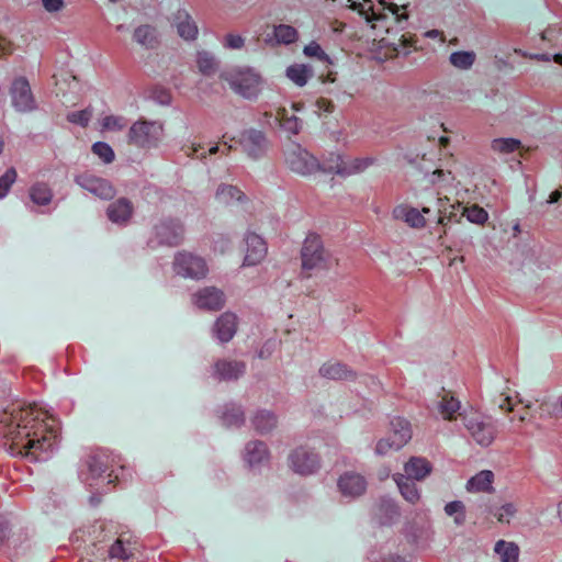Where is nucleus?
<instances>
[{"label":"nucleus","instance_id":"1","mask_svg":"<svg viewBox=\"0 0 562 562\" xmlns=\"http://www.w3.org/2000/svg\"><path fill=\"white\" fill-rule=\"evenodd\" d=\"M55 420L47 417L36 404L12 403L0 416L1 431L10 441L12 454L30 461L43 462L52 458L58 448Z\"/></svg>","mask_w":562,"mask_h":562},{"label":"nucleus","instance_id":"2","mask_svg":"<svg viewBox=\"0 0 562 562\" xmlns=\"http://www.w3.org/2000/svg\"><path fill=\"white\" fill-rule=\"evenodd\" d=\"M130 475V471L123 465L116 467L114 458L104 450H91L82 460L79 477L90 487L101 486L102 484L115 485L125 481V474Z\"/></svg>","mask_w":562,"mask_h":562},{"label":"nucleus","instance_id":"3","mask_svg":"<svg viewBox=\"0 0 562 562\" xmlns=\"http://www.w3.org/2000/svg\"><path fill=\"white\" fill-rule=\"evenodd\" d=\"M231 89L245 99H257L261 88V77L250 67H237L221 75Z\"/></svg>","mask_w":562,"mask_h":562},{"label":"nucleus","instance_id":"4","mask_svg":"<svg viewBox=\"0 0 562 562\" xmlns=\"http://www.w3.org/2000/svg\"><path fill=\"white\" fill-rule=\"evenodd\" d=\"M164 136V124L158 121L139 119L128 130L127 142L142 149L155 148Z\"/></svg>","mask_w":562,"mask_h":562},{"label":"nucleus","instance_id":"5","mask_svg":"<svg viewBox=\"0 0 562 562\" xmlns=\"http://www.w3.org/2000/svg\"><path fill=\"white\" fill-rule=\"evenodd\" d=\"M302 269L304 271L325 270L330 265V254L324 248L322 237L310 233L301 249Z\"/></svg>","mask_w":562,"mask_h":562},{"label":"nucleus","instance_id":"6","mask_svg":"<svg viewBox=\"0 0 562 562\" xmlns=\"http://www.w3.org/2000/svg\"><path fill=\"white\" fill-rule=\"evenodd\" d=\"M184 239V226L176 218H164L153 228V236L148 239L147 246L156 249L161 246L177 247Z\"/></svg>","mask_w":562,"mask_h":562},{"label":"nucleus","instance_id":"7","mask_svg":"<svg viewBox=\"0 0 562 562\" xmlns=\"http://www.w3.org/2000/svg\"><path fill=\"white\" fill-rule=\"evenodd\" d=\"M460 415L465 429L477 445L488 447L494 441L497 427L491 417L483 416L476 412Z\"/></svg>","mask_w":562,"mask_h":562},{"label":"nucleus","instance_id":"8","mask_svg":"<svg viewBox=\"0 0 562 562\" xmlns=\"http://www.w3.org/2000/svg\"><path fill=\"white\" fill-rule=\"evenodd\" d=\"M288 465L293 473L301 476H310L321 470L322 458L315 449L307 446H299L290 451Z\"/></svg>","mask_w":562,"mask_h":562},{"label":"nucleus","instance_id":"9","mask_svg":"<svg viewBox=\"0 0 562 562\" xmlns=\"http://www.w3.org/2000/svg\"><path fill=\"white\" fill-rule=\"evenodd\" d=\"M412 438V429L408 420L402 417H394L391 420V434L382 438L375 446V453L385 456L391 451L403 448Z\"/></svg>","mask_w":562,"mask_h":562},{"label":"nucleus","instance_id":"10","mask_svg":"<svg viewBox=\"0 0 562 562\" xmlns=\"http://www.w3.org/2000/svg\"><path fill=\"white\" fill-rule=\"evenodd\" d=\"M173 270L178 276L200 280L205 278L209 268L204 258L190 252H178L175 257Z\"/></svg>","mask_w":562,"mask_h":562},{"label":"nucleus","instance_id":"11","mask_svg":"<svg viewBox=\"0 0 562 562\" xmlns=\"http://www.w3.org/2000/svg\"><path fill=\"white\" fill-rule=\"evenodd\" d=\"M286 164L292 171L303 176L311 175L319 170L324 172L325 166V164H321L315 156L302 148L299 144H295L286 154Z\"/></svg>","mask_w":562,"mask_h":562},{"label":"nucleus","instance_id":"12","mask_svg":"<svg viewBox=\"0 0 562 562\" xmlns=\"http://www.w3.org/2000/svg\"><path fill=\"white\" fill-rule=\"evenodd\" d=\"M238 144L249 158L257 160L266 155L269 140L262 131L251 127L240 132Z\"/></svg>","mask_w":562,"mask_h":562},{"label":"nucleus","instance_id":"13","mask_svg":"<svg viewBox=\"0 0 562 562\" xmlns=\"http://www.w3.org/2000/svg\"><path fill=\"white\" fill-rule=\"evenodd\" d=\"M12 106L21 113L32 112L37 109L36 100L25 77L15 78L10 87Z\"/></svg>","mask_w":562,"mask_h":562},{"label":"nucleus","instance_id":"14","mask_svg":"<svg viewBox=\"0 0 562 562\" xmlns=\"http://www.w3.org/2000/svg\"><path fill=\"white\" fill-rule=\"evenodd\" d=\"M75 182L83 190L102 200H111L115 195L113 184L104 178L85 171L75 177Z\"/></svg>","mask_w":562,"mask_h":562},{"label":"nucleus","instance_id":"15","mask_svg":"<svg viewBox=\"0 0 562 562\" xmlns=\"http://www.w3.org/2000/svg\"><path fill=\"white\" fill-rule=\"evenodd\" d=\"M334 159L336 165L325 164L324 172L336 173L341 177L360 173L375 162V158L372 157L353 158L346 161L342 156H336Z\"/></svg>","mask_w":562,"mask_h":562},{"label":"nucleus","instance_id":"16","mask_svg":"<svg viewBox=\"0 0 562 562\" xmlns=\"http://www.w3.org/2000/svg\"><path fill=\"white\" fill-rule=\"evenodd\" d=\"M245 361L235 359H217L212 368V376L218 381H237L246 373Z\"/></svg>","mask_w":562,"mask_h":562},{"label":"nucleus","instance_id":"17","mask_svg":"<svg viewBox=\"0 0 562 562\" xmlns=\"http://www.w3.org/2000/svg\"><path fill=\"white\" fill-rule=\"evenodd\" d=\"M193 303L204 311H220L225 305V294L215 286H205L193 294Z\"/></svg>","mask_w":562,"mask_h":562},{"label":"nucleus","instance_id":"18","mask_svg":"<svg viewBox=\"0 0 562 562\" xmlns=\"http://www.w3.org/2000/svg\"><path fill=\"white\" fill-rule=\"evenodd\" d=\"M367 485L366 477L352 471L342 473L337 482L341 495L350 498H356L364 494Z\"/></svg>","mask_w":562,"mask_h":562},{"label":"nucleus","instance_id":"19","mask_svg":"<svg viewBox=\"0 0 562 562\" xmlns=\"http://www.w3.org/2000/svg\"><path fill=\"white\" fill-rule=\"evenodd\" d=\"M246 255L244 266H256L267 256L268 247L265 239L256 233L248 232L245 236Z\"/></svg>","mask_w":562,"mask_h":562},{"label":"nucleus","instance_id":"20","mask_svg":"<svg viewBox=\"0 0 562 562\" xmlns=\"http://www.w3.org/2000/svg\"><path fill=\"white\" fill-rule=\"evenodd\" d=\"M374 516L381 526H392L401 517L397 503L387 496H382L375 504Z\"/></svg>","mask_w":562,"mask_h":562},{"label":"nucleus","instance_id":"21","mask_svg":"<svg viewBox=\"0 0 562 562\" xmlns=\"http://www.w3.org/2000/svg\"><path fill=\"white\" fill-rule=\"evenodd\" d=\"M134 213L133 203L127 198H119L106 209L108 218L117 225L126 226Z\"/></svg>","mask_w":562,"mask_h":562},{"label":"nucleus","instance_id":"22","mask_svg":"<svg viewBox=\"0 0 562 562\" xmlns=\"http://www.w3.org/2000/svg\"><path fill=\"white\" fill-rule=\"evenodd\" d=\"M237 331V316L234 313L225 312L214 323L213 333L222 344L233 339Z\"/></svg>","mask_w":562,"mask_h":562},{"label":"nucleus","instance_id":"23","mask_svg":"<svg viewBox=\"0 0 562 562\" xmlns=\"http://www.w3.org/2000/svg\"><path fill=\"white\" fill-rule=\"evenodd\" d=\"M173 23L178 35L186 41H194L199 34L198 25L186 9H179L173 14Z\"/></svg>","mask_w":562,"mask_h":562},{"label":"nucleus","instance_id":"24","mask_svg":"<svg viewBox=\"0 0 562 562\" xmlns=\"http://www.w3.org/2000/svg\"><path fill=\"white\" fill-rule=\"evenodd\" d=\"M405 476L413 481H422L432 471V464L423 457H412L404 465Z\"/></svg>","mask_w":562,"mask_h":562},{"label":"nucleus","instance_id":"25","mask_svg":"<svg viewBox=\"0 0 562 562\" xmlns=\"http://www.w3.org/2000/svg\"><path fill=\"white\" fill-rule=\"evenodd\" d=\"M318 373L321 376L329 379V380H355L356 372L352 371L347 364L342 362H326L324 363Z\"/></svg>","mask_w":562,"mask_h":562},{"label":"nucleus","instance_id":"26","mask_svg":"<svg viewBox=\"0 0 562 562\" xmlns=\"http://www.w3.org/2000/svg\"><path fill=\"white\" fill-rule=\"evenodd\" d=\"M220 418L223 426L238 428L245 424V411L239 404L234 402L226 403L221 408Z\"/></svg>","mask_w":562,"mask_h":562},{"label":"nucleus","instance_id":"27","mask_svg":"<svg viewBox=\"0 0 562 562\" xmlns=\"http://www.w3.org/2000/svg\"><path fill=\"white\" fill-rule=\"evenodd\" d=\"M403 535L408 543L413 546H427L434 536L430 526L407 525L403 528Z\"/></svg>","mask_w":562,"mask_h":562},{"label":"nucleus","instance_id":"28","mask_svg":"<svg viewBox=\"0 0 562 562\" xmlns=\"http://www.w3.org/2000/svg\"><path fill=\"white\" fill-rule=\"evenodd\" d=\"M494 473L490 470H483L468 480L467 491L470 493H491L493 492Z\"/></svg>","mask_w":562,"mask_h":562},{"label":"nucleus","instance_id":"29","mask_svg":"<svg viewBox=\"0 0 562 562\" xmlns=\"http://www.w3.org/2000/svg\"><path fill=\"white\" fill-rule=\"evenodd\" d=\"M245 451V460L250 467L259 465L269 459L268 447L260 440L248 442Z\"/></svg>","mask_w":562,"mask_h":562},{"label":"nucleus","instance_id":"30","mask_svg":"<svg viewBox=\"0 0 562 562\" xmlns=\"http://www.w3.org/2000/svg\"><path fill=\"white\" fill-rule=\"evenodd\" d=\"M134 41L147 49H154L159 45L158 32L155 26L143 24L135 29Z\"/></svg>","mask_w":562,"mask_h":562},{"label":"nucleus","instance_id":"31","mask_svg":"<svg viewBox=\"0 0 562 562\" xmlns=\"http://www.w3.org/2000/svg\"><path fill=\"white\" fill-rule=\"evenodd\" d=\"M393 479L405 501L411 504H416L419 501L420 492L413 480L401 473L394 474Z\"/></svg>","mask_w":562,"mask_h":562},{"label":"nucleus","instance_id":"32","mask_svg":"<svg viewBox=\"0 0 562 562\" xmlns=\"http://www.w3.org/2000/svg\"><path fill=\"white\" fill-rule=\"evenodd\" d=\"M251 423L257 432L265 435L276 428L278 419L273 412L268 409H259L252 417Z\"/></svg>","mask_w":562,"mask_h":562},{"label":"nucleus","instance_id":"33","mask_svg":"<svg viewBox=\"0 0 562 562\" xmlns=\"http://www.w3.org/2000/svg\"><path fill=\"white\" fill-rule=\"evenodd\" d=\"M286 77L299 87H304L314 76L313 67L305 64H294L286 68Z\"/></svg>","mask_w":562,"mask_h":562},{"label":"nucleus","instance_id":"34","mask_svg":"<svg viewBox=\"0 0 562 562\" xmlns=\"http://www.w3.org/2000/svg\"><path fill=\"white\" fill-rule=\"evenodd\" d=\"M31 201L40 206L48 205L54 196L53 190L45 182H35L29 190Z\"/></svg>","mask_w":562,"mask_h":562},{"label":"nucleus","instance_id":"35","mask_svg":"<svg viewBox=\"0 0 562 562\" xmlns=\"http://www.w3.org/2000/svg\"><path fill=\"white\" fill-rule=\"evenodd\" d=\"M487 514L492 515L501 524H509L510 519L517 514V507L514 503L502 505H487Z\"/></svg>","mask_w":562,"mask_h":562},{"label":"nucleus","instance_id":"36","mask_svg":"<svg viewBox=\"0 0 562 562\" xmlns=\"http://www.w3.org/2000/svg\"><path fill=\"white\" fill-rule=\"evenodd\" d=\"M494 551L498 554L502 562H518L519 548L514 542L498 540L495 543Z\"/></svg>","mask_w":562,"mask_h":562},{"label":"nucleus","instance_id":"37","mask_svg":"<svg viewBox=\"0 0 562 562\" xmlns=\"http://www.w3.org/2000/svg\"><path fill=\"white\" fill-rule=\"evenodd\" d=\"M216 199L223 203H231L233 201H243L246 195L245 193L233 184L222 183L216 189Z\"/></svg>","mask_w":562,"mask_h":562},{"label":"nucleus","instance_id":"38","mask_svg":"<svg viewBox=\"0 0 562 562\" xmlns=\"http://www.w3.org/2000/svg\"><path fill=\"white\" fill-rule=\"evenodd\" d=\"M521 148V142L513 137L494 138L491 142V149L499 155H509Z\"/></svg>","mask_w":562,"mask_h":562},{"label":"nucleus","instance_id":"39","mask_svg":"<svg viewBox=\"0 0 562 562\" xmlns=\"http://www.w3.org/2000/svg\"><path fill=\"white\" fill-rule=\"evenodd\" d=\"M196 64L199 70L204 76H211L218 69V61L213 54L203 50L198 53Z\"/></svg>","mask_w":562,"mask_h":562},{"label":"nucleus","instance_id":"40","mask_svg":"<svg viewBox=\"0 0 562 562\" xmlns=\"http://www.w3.org/2000/svg\"><path fill=\"white\" fill-rule=\"evenodd\" d=\"M446 515L453 517L457 526H463L467 520L465 505L461 501H452L445 505Z\"/></svg>","mask_w":562,"mask_h":562},{"label":"nucleus","instance_id":"41","mask_svg":"<svg viewBox=\"0 0 562 562\" xmlns=\"http://www.w3.org/2000/svg\"><path fill=\"white\" fill-rule=\"evenodd\" d=\"M401 215L408 226L412 228H424L426 226V220L420 211L415 207H403L400 210Z\"/></svg>","mask_w":562,"mask_h":562},{"label":"nucleus","instance_id":"42","mask_svg":"<svg viewBox=\"0 0 562 562\" xmlns=\"http://www.w3.org/2000/svg\"><path fill=\"white\" fill-rule=\"evenodd\" d=\"M273 33L277 41L285 45L296 42L299 37L296 29L288 24L277 25Z\"/></svg>","mask_w":562,"mask_h":562},{"label":"nucleus","instance_id":"43","mask_svg":"<svg viewBox=\"0 0 562 562\" xmlns=\"http://www.w3.org/2000/svg\"><path fill=\"white\" fill-rule=\"evenodd\" d=\"M475 57L474 52L459 50L452 53L449 60L456 68L469 69L474 64Z\"/></svg>","mask_w":562,"mask_h":562},{"label":"nucleus","instance_id":"44","mask_svg":"<svg viewBox=\"0 0 562 562\" xmlns=\"http://www.w3.org/2000/svg\"><path fill=\"white\" fill-rule=\"evenodd\" d=\"M438 408L445 419L452 420L456 418V413L460 409V402L453 396H445L439 402Z\"/></svg>","mask_w":562,"mask_h":562},{"label":"nucleus","instance_id":"45","mask_svg":"<svg viewBox=\"0 0 562 562\" xmlns=\"http://www.w3.org/2000/svg\"><path fill=\"white\" fill-rule=\"evenodd\" d=\"M109 555L111 559H117L120 561L128 560L133 553L130 546H125L121 539H117L109 549Z\"/></svg>","mask_w":562,"mask_h":562},{"label":"nucleus","instance_id":"46","mask_svg":"<svg viewBox=\"0 0 562 562\" xmlns=\"http://www.w3.org/2000/svg\"><path fill=\"white\" fill-rule=\"evenodd\" d=\"M464 215L469 222L477 225H483L488 220V213L476 204L467 207Z\"/></svg>","mask_w":562,"mask_h":562},{"label":"nucleus","instance_id":"47","mask_svg":"<svg viewBox=\"0 0 562 562\" xmlns=\"http://www.w3.org/2000/svg\"><path fill=\"white\" fill-rule=\"evenodd\" d=\"M92 153L97 155L104 164H111L115 159L112 147L104 142H97L92 145Z\"/></svg>","mask_w":562,"mask_h":562},{"label":"nucleus","instance_id":"48","mask_svg":"<svg viewBox=\"0 0 562 562\" xmlns=\"http://www.w3.org/2000/svg\"><path fill=\"white\" fill-rule=\"evenodd\" d=\"M149 98L160 105H169L172 101L170 90L158 85L149 90Z\"/></svg>","mask_w":562,"mask_h":562},{"label":"nucleus","instance_id":"49","mask_svg":"<svg viewBox=\"0 0 562 562\" xmlns=\"http://www.w3.org/2000/svg\"><path fill=\"white\" fill-rule=\"evenodd\" d=\"M16 178L18 172L14 167L8 168L5 172L0 177V200L7 196Z\"/></svg>","mask_w":562,"mask_h":562},{"label":"nucleus","instance_id":"50","mask_svg":"<svg viewBox=\"0 0 562 562\" xmlns=\"http://www.w3.org/2000/svg\"><path fill=\"white\" fill-rule=\"evenodd\" d=\"M303 53L307 57H314L324 64H331L329 56L325 53L322 46L316 42H311L303 49Z\"/></svg>","mask_w":562,"mask_h":562},{"label":"nucleus","instance_id":"51","mask_svg":"<svg viewBox=\"0 0 562 562\" xmlns=\"http://www.w3.org/2000/svg\"><path fill=\"white\" fill-rule=\"evenodd\" d=\"M92 117V111L89 109L70 112L67 114V121L81 127L88 126Z\"/></svg>","mask_w":562,"mask_h":562},{"label":"nucleus","instance_id":"52","mask_svg":"<svg viewBox=\"0 0 562 562\" xmlns=\"http://www.w3.org/2000/svg\"><path fill=\"white\" fill-rule=\"evenodd\" d=\"M281 128L292 135H297L303 128V121L292 114L290 119H286L285 122H282Z\"/></svg>","mask_w":562,"mask_h":562},{"label":"nucleus","instance_id":"53","mask_svg":"<svg viewBox=\"0 0 562 562\" xmlns=\"http://www.w3.org/2000/svg\"><path fill=\"white\" fill-rule=\"evenodd\" d=\"M223 46L228 49H240L245 45V40L238 34L228 33L224 36Z\"/></svg>","mask_w":562,"mask_h":562},{"label":"nucleus","instance_id":"54","mask_svg":"<svg viewBox=\"0 0 562 562\" xmlns=\"http://www.w3.org/2000/svg\"><path fill=\"white\" fill-rule=\"evenodd\" d=\"M561 413L560 411V407L557 403H551V402H542L540 405H539V415H540V418H544V417H558L559 414Z\"/></svg>","mask_w":562,"mask_h":562},{"label":"nucleus","instance_id":"55","mask_svg":"<svg viewBox=\"0 0 562 562\" xmlns=\"http://www.w3.org/2000/svg\"><path fill=\"white\" fill-rule=\"evenodd\" d=\"M102 126L106 130L121 131L124 128L125 123L122 116L108 115L103 119Z\"/></svg>","mask_w":562,"mask_h":562},{"label":"nucleus","instance_id":"56","mask_svg":"<svg viewBox=\"0 0 562 562\" xmlns=\"http://www.w3.org/2000/svg\"><path fill=\"white\" fill-rule=\"evenodd\" d=\"M42 5L48 13H55L65 7V2L64 0H42Z\"/></svg>","mask_w":562,"mask_h":562},{"label":"nucleus","instance_id":"57","mask_svg":"<svg viewBox=\"0 0 562 562\" xmlns=\"http://www.w3.org/2000/svg\"><path fill=\"white\" fill-rule=\"evenodd\" d=\"M10 536V528L5 521L0 520V548L4 546Z\"/></svg>","mask_w":562,"mask_h":562},{"label":"nucleus","instance_id":"58","mask_svg":"<svg viewBox=\"0 0 562 562\" xmlns=\"http://www.w3.org/2000/svg\"><path fill=\"white\" fill-rule=\"evenodd\" d=\"M379 562H407L406 559L400 554L391 553L384 555L380 559Z\"/></svg>","mask_w":562,"mask_h":562},{"label":"nucleus","instance_id":"59","mask_svg":"<svg viewBox=\"0 0 562 562\" xmlns=\"http://www.w3.org/2000/svg\"><path fill=\"white\" fill-rule=\"evenodd\" d=\"M290 117H291V115L289 114L288 109L279 108L278 111H277V114L274 116V120L280 122V125H281L282 122H285V120L290 119Z\"/></svg>","mask_w":562,"mask_h":562},{"label":"nucleus","instance_id":"60","mask_svg":"<svg viewBox=\"0 0 562 562\" xmlns=\"http://www.w3.org/2000/svg\"><path fill=\"white\" fill-rule=\"evenodd\" d=\"M561 196H562V192L559 191V190H554L549 195V199H548L547 203H549V204L557 203L561 199Z\"/></svg>","mask_w":562,"mask_h":562},{"label":"nucleus","instance_id":"61","mask_svg":"<svg viewBox=\"0 0 562 562\" xmlns=\"http://www.w3.org/2000/svg\"><path fill=\"white\" fill-rule=\"evenodd\" d=\"M531 58H533L536 60H540V61H550L553 58V55H550L548 53L535 54V55H531Z\"/></svg>","mask_w":562,"mask_h":562},{"label":"nucleus","instance_id":"62","mask_svg":"<svg viewBox=\"0 0 562 562\" xmlns=\"http://www.w3.org/2000/svg\"><path fill=\"white\" fill-rule=\"evenodd\" d=\"M336 156H340V155L336 154V153H330L328 158L324 159L322 164L336 165V161L334 159Z\"/></svg>","mask_w":562,"mask_h":562},{"label":"nucleus","instance_id":"63","mask_svg":"<svg viewBox=\"0 0 562 562\" xmlns=\"http://www.w3.org/2000/svg\"><path fill=\"white\" fill-rule=\"evenodd\" d=\"M499 407H501L502 409L512 411V409H513V407H512V405H510V400H509V397L504 398V401H503V403L499 405Z\"/></svg>","mask_w":562,"mask_h":562},{"label":"nucleus","instance_id":"64","mask_svg":"<svg viewBox=\"0 0 562 562\" xmlns=\"http://www.w3.org/2000/svg\"><path fill=\"white\" fill-rule=\"evenodd\" d=\"M425 35L427 37H429V38H437L440 35V31H438V30H430V31L426 32Z\"/></svg>","mask_w":562,"mask_h":562}]
</instances>
